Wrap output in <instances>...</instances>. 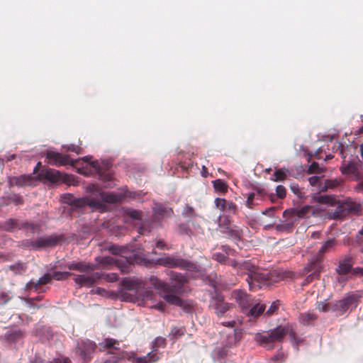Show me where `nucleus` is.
<instances>
[{
  "label": "nucleus",
  "mask_w": 363,
  "mask_h": 363,
  "mask_svg": "<svg viewBox=\"0 0 363 363\" xmlns=\"http://www.w3.org/2000/svg\"><path fill=\"white\" fill-rule=\"evenodd\" d=\"M66 267L69 270H76L82 273L77 274L74 278V282L80 287H91L102 277L109 282H114L118 279L116 273L102 274L99 272H94L96 265L89 262H72L67 264Z\"/></svg>",
  "instance_id": "f257e3e1"
},
{
  "label": "nucleus",
  "mask_w": 363,
  "mask_h": 363,
  "mask_svg": "<svg viewBox=\"0 0 363 363\" xmlns=\"http://www.w3.org/2000/svg\"><path fill=\"white\" fill-rule=\"evenodd\" d=\"M240 266L242 269H246L245 274L247 275L246 281L251 290L256 287L261 288L262 286L269 285L272 281L288 278L291 279L294 277V273L291 272H281L279 273L277 279H273L274 273L261 272L260 269L250 260L243 261Z\"/></svg>",
  "instance_id": "f03ea898"
},
{
  "label": "nucleus",
  "mask_w": 363,
  "mask_h": 363,
  "mask_svg": "<svg viewBox=\"0 0 363 363\" xmlns=\"http://www.w3.org/2000/svg\"><path fill=\"white\" fill-rule=\"evenodd\" d=\"M317 201L322 204H329L332 206H336L335 210H331L328 212L329 217L333 219H342L348 216L358 214L362 210V206L359 203L350 199L340 201L335 196L322 195L318 197Z\"/></svg>",
  "instance_id": "7ed1b4c3"
},
{
  "label": "nucleus",
  "mask_w": 363,
  "mask_h": 363,
  "mask_svg": "<svg viewBox=\"0 0 363 363\" xmlns=\"http://www.w3.org/2000/svg\"><path fill=\"white\" fill-rule=\"evenodd\" d=\"M288 326L278 325L275 328L262 333H256L255 340L268 350H273L275 342H282L289 333Z\"/></svg>",
  "instance_id": "20e7f679"
},
{
  "label": "nucleus",
  "mask_w": 363,
  "mask_h": 363,
  "mask_svg": "<svg viewBox=\"0 0 363 363\" xmlns=\"http://www.w3.org/2000/svg\"><path fill=\"white\" fill-rule=\"evenodd\" d=\"M87 190L94 196V201L91 204L96 206V208H100L104 202L110 203L120 202L124 197L121 194L106 193L99 185L94 184H89L87 186Z\"/></svg>",
  "instance_id": "39448f33"
},
{
  "label": "nucleus",
  "mask_w": 363,
  "mask_h": 363,
  "mask_svg": "<svg viewBox=\"0 0 363 363\" xmlns=\"http://www.w3.org/2000/svg\"><path fill=\"white\" fill-rule=\"evenodd\" d=\"M160 265L169 268H179L190 272H199V267L194 262L178 256H167L158 259Z\"/></svg>",
  "instance_id": "423d86ee"
},
{
  "label": "nucleus",
  "mask_w": 363,
  "mask_h": 363,
  "mask_svg": "<svg viewBox=\"0 0 363 363\" xmlns=\"http://www.w3.org/2000/svg\"><path fill=\"white\" fill-rule=\"evenodd\" d=\"M214 204L216 208L223 215V218L220 216V225H230V220L229 217L238 214V212L236 203L225 199L216 198L214 200Z\"/></svg>",
  "instance_id": "0eeeda50"
},
{
  "label": "nucleus",
  "mask_w": 363,
  "mask_h": 363,
  "mask_svg": "<svg viewBox=\"0 0 363 363\" xmlns=\"http://www.w3.org/2000/svg\"><path fill=\"white\" fill-rule=\"evenodd\" d=\"M359 296L354 293H348L338 300L332 302V312L337 315H343L348 310L355 308L359 302Z\"/></svg>",
  "instance_id": "6e6552de"
},
{
  "label": "nucleus",
  "mask_w": 363,
  "mask_h": 363,
  "mask_svg": "<svg viewBox=\"0 0 363 363\" xmlns=\"http://www.w3.org/2000/svg\"><path fill=\"white\" fill-rule=\"evenodd\" d=\"M98 264L105 269H110V267L116 264L121 273L128 274L130 272L133 264L130 258L121 257L119 259H114L112 257H99L96 258Z\"/></svg>",
  "instance_id": "1a4fd4ad"
},
{
  "label": "nucleus",
  "mask_w": 363,
  "mask_h": 363,
  "mask_svg": "<svg viewBox=\"0 0 363 363\" xmlns=\"http://www.w3.org/2000/svg\"><path fill=\"white\" fill-rule=\"evenodd\" d=\"M181 287L176 286L168 291V293L162 295V298L169 304L181 307L185 312L191 311V306L188 302L180 298Z\"/></svg>",
  "instance_id": "9d476101"
},
{
  "label": "nucleus",
  "mask_w": 363,
  "mask_h": 363,
  "mask_svg": "<svg viewBox=\"0 0 363 363\" xmlns=\"http://www.w3.org/2000/svg\"><path fill=\"white\" fill-rule=\"evenodd\" d=\"M233 307V304L225 302L223 297L219 295L212 297L210 301L209 308L213 310L218 318L225 316Z\"/></svg>",
  "instance_id": "9b49d317"
},
{
  "label": "nucleus",
  "mask_w": 363,
  "mask_h": 363,
  "mask_svg": "<svg viewBox=\"0 0 363 363\" xmlns=\"http://www.w3.org/2000/svg\"><path fill=\"white\" fill-rule=\"evenodd\" d=\"M65 240L62 234L52 233L50 235H43L35 240L36 250L48 247H54Z\"/></svg>",
  "instance_id": "f8f14e48"
},
{
  "label": "nucleus",
  "mask_w": 363,
  "mask_h": 363,
  "mask_svg": "<svg viewBox=\"0 0 363 363\" xmlns=\"http://www.w3.org/2000/svg\"><path fill=\"white\" fill-rule=\"evenodd\" d=\"M96 349V345L89 340L78 342L76 347V354L81 357L83 363H87L92 357V354Z\"/></svg>",
  "instance_id": "ddd939ff"
},
{
  "label": "nucleus",
  "mask_w": 363,
  "mask_h": 363,
  "mask_svg": "<svg viewBox=\"0 0 363 363\" xmlns=\"http://www.w3.org/2000/svg\"><path fill=\"white\" fill-rule=\"evenodd\" d=\"M47 162L52 166H65L67 164L74 166L77 160H72L69 155H62L60 152L55 151H48L46 153Z\"/></svg>",
  "instance_id": "4468645a"
},
{
  "label": "nucleus",
  "mask_w": 363,
  "mask_h": 363,
  "mask_svg": "<svg viewBox=\"0 0 363 363\" xmlns=\"http://www.w3.org/2000/svg\"><path fill=\"white\" fill-rule=\"evenodd\" d=\"M323 269L322 259L320 257H315L312 259L308 264L304 267V273H311L306 277L304 284H309L314 279H318L320 273Z\"/></svg>",
  "instance_id": "2eb2a0df"
},
{
  "label": "nucleus",
  "mask_w": 363,
  "mask_h": 363,
  "mask_svg": "<svg viewBox=\"0 0 363 363\" xmlns=\"http://www.w3.org/2000/svg\"><path fill=\"white\" fill-rule=\"evenodd\" d=\"M52 281L51 274L46 273L43 276H42L38 280L31 279L28 281L25 287L26 291H33L38 293H45L49 289V287H45L44 285H46L50 283Z\"/></svg>",
  "instance_id": "dca6fc26"
},
{
  "label": "nucleus",
  "mask_w": 363,
  "mask_h": 363,
  "mask_svg": "<svg viewBox=\"0 0 363 363\" xmlns=\"http://www.w3.org/2000/svg\"><path fill=\"white\" fill-rule=\"evenodd\" d=\"M38 180L32 175H21L19 177H12L9 178L11 186H17L23 187L27 186H36Z\"/></svg>",
  "instance_id": "f3484780"
},
{
  "label": "nucleus",
  "mask_w": 363,
  "mask_h": 363,
  "mask_svg": "<svg viewBox=\"0 0 363 363\" xmlns=\"http://www.w3.org/2000/svg\"><path fill=\"white\" fill-rule=\"evenodd\" d=\"M313 213L312 206L306 205L300 209H286L284 211L283 216L284 217H286V215L294 216L296 222L298 223L300 218H308Z\"/></svg>",
  "instance_id": "a211bd4d"
},
{
  "label": "nucleus",
  "mask_w": 363,
  "mask_h": 363,
  "mask_svg": "<svg viewBox=\"0 0 363 363\" xmlns=\"http://www.w3.org/2000/svg\"><path fill=\"white\" fill-rule=\"evenodd\" d=\"M354 264V261L352 256L345 255L340 259L335 271L339 275H347L352 271Z\"/></svg>",
  "instance_id": "6ab92c4d"
},
{
  "label": "nucleus",
  "mask_w": 363,
  "mask_h": 363,
  "mask_svg": "<svg viewBox=\"0 0 363 363\" xmlns=\"http://www.w3.org/2000/svg\"><path fill=\"white\" fill-rule=\"evenodd\" d=\"M94 201V196L90 193L89 197L76 199L72 196L69 195V201H67L72 208H83L86 206L90 207L96 208V206L91 204Z\"/></svg>",
  "instance_id": "aec40b11"
},
{
  "label": "nucleus",
  "mask_w": 363,
  "mask_h": 363,
  "mask_svg": "<svg viewBox=\"0 0 363 363\" xmlns=\"http://www.w3.org/2000/svg\"><path fill=\"white\" fill-rule=\"evenodd\" d=\"M39 177L51 183H57L61 179V173L56 169L43 168L39 173Z\"/></svg>",
  "instance_id": "412c9836"
},
{
  "label": "nucleus",
  "mask_w": 363,
  "mask_h": 363,
  "mask_svg": "<svg viewBox=\"0 0 363 363\" xmlns=\"http://www.w3.org/2000/svg\"><path fill=\"white\" fill-rule=\"evenodd\" d=\"M234 298L237 303L244 309L250 306L252 302L251 296L242 290H235L233 293Z\"/></svg>",
  "instance_id": "4be33fe9"
},
{
  "label": "nucleus",
  "mask_w": 363,
  "mask_h": 363,
  "mask_svg": "<svg viewBox=\"0 0 363 363\" xmlns=\"http://www.w3.org/2000/svg\"><path fill=\"white\" fill-rule=\"evenodd\" d=\"M286 220L283 223L277 224L275 226V229L281 233H290L293 231L294 225L297 224V223L296 222V218L294 216L286 215Z\"/></svg>",
  "instance_id": "5701e85b"
},
{
  "label": "nucleus",
  "mask_w": 363,
  "mask_h": 363,
  "mask_svg": "<svg viewBox=\"0 0 363 363\" xmlns=\"http://www.w3.org/2000/svg\"><path fill=\"white\" fill-rule=\"evenodd\" d=\"M343 184V180L340 178L328 179L323 182V184L320 185L319 190L321 192H325L328 190H335L341 186Z\"/></svg>",
  "instance_id": "b1692460"
},
{
  "label": "nucleus",
  "mask_w": 363,
  "mask_h": 363,
  "mask_svg": "<svg viewBox=\"0 0 363 363\" xmlns=\"http://www.w3.org/2000/svg\"><path fill=\"white\" fill-rule=\"evenodd\" d=\"M119 342L113 338H106L104 342L99 344V350L100 351H104L107 349H111L108 352L110 354H118V352L120 350L119 347Z\"/></svg>",
  "instance_id": "393cba45"
},
{
  "label": "nucleus",
  "mask_w": 363,
  "mask_h": 363,
  "mask_svg": "<svg viewBox=\"0 0 363 363\" xmlns=\"http://www.w3.org/2000/svg\"><path fill=\"white\" fill-rule=\"evenodd\" d=\"M223 233L228 238L237 242L240 240L243 232L238 226H227L223 231Z\"/></svg>",
  "instance_id": "a878e982"
},
{
  "label": "nucleus",
  "mask_w": 363,
  "mask_h": 363,
  "mask_svg": "<svg viewBox=\"0 0 363 363\" xmlns=\"http://www.w3.org/2000/svg\"><path fill=\"white\" fill-rule=\"evenodd\" d=\"M149 282L155 288L162 290V296L163 294H167L169 289H172V288H175L177 286L176 285H168L160 281L159 279H157V277L155 276H151L149 278Z\"/></svg>",
  "instance_id": "bb28decb"
},
{
  "label": "nucleus",
  "mask_w": 363,
  "mask_h": 363,
  "mask_svg": "<svg viewBox=\"0 0 363 363\" xmlns=\"http://www.w3.org/2000/svg\"><path fill=\"white\" fill-rule=\"evenodd\" d=\"M122 286L128 291H138L142 286V281L125 277L121 281Z\"/></svg>",
  "instance_id": "cd10ccee"
},
{
  "label": "nucleus",
  "mask_w": 363,
  "mask_h": 363,
  "mask_svg": "<svg viewBox=\"0 0 363 363\" xmlns=\"http://www.w3.org/2000/svg\"><path fill=\"white\" fill-rule=\"evenodd\" d=\"M317 318L318 315L313 311L302 313L298 317L300 323L304 325H313Z\"/></svg>",
  "instance_id": "c85d7f7f"
},
{
  "label": "nucleus",
  "mask_w": 363,
  "mask_h": 363,
  "mask_svg": "<svg viewBox=\"0 0 363 363\" xmlns=\"http://www.w3.org/2000/svg\"><path fill=\"white\" fill-rule=\"evenodd\" d=\"M241 337L242 333L239 330H234L226 337V346L228 347H232L233 345H235L238 342H239Z\"/></svg>",
  "instance_id": "c756f323"
},
{
  "label": "nucleus",
  "mask_w": 363,
  "mask_h": 363,
  "mask_svg": "<svg viewBox=\"0 0 363 363\" xmlns=\"http://www.w3.org/2000/svg\"><path fill=\"white\" fill-rule=\"evenodd\" d=\"M213 186L216 193L225 194L228 190V185L223 179H218L212 182Z\"/></svg>",
  "instance_id": "7c9ffc66"
},
{
  "label": "nucleus",
  "mask_w": 363,
  "mask_h": 363,
  "mask_svg": "<svg viewBox=\"0 0 363 363\" xmlns=\"http://www.w3.org/2000/svg\"><path fill=\"white\" fill-rule=\"evenodd\" d=\"M266 308L265 305L257 303L255 304L253 307H252L250 311L247 312V315L252 318H257L261 314L263 313Z\"/></svg>",
  "instance_id": "2f4dec72"
},
{
  "label": "nucleus",
  "mask_w": 363,
  "mask_h": 363,
  "mask_svg": "<svg viewBox=\"0 0 363 363\" xmlns=\"http://www.w3.org/2000/svg\"><path fill=\"white\" fill-rule=\"evenodd\" d=\"M9 269L13 272L16 274H21L26 272L27 265L23 262H17L9 266Z\"/></svg>",
  "instance_id": "473e14b6"
},
{
  "label": "nucleus",
  "mask_w": 363,
  "mask_h": 363,
  "mask_svg": "<svg viewBox=\"0 0 363 363\" xmlns=\"http://www.w3.org/2000/svg\"><path fill=\"white\" fill-rule=\"evenodd\" d=\"M228 356V350L225 347H218L213 352V357L216 360L222 362Z\"/></svg>",
  "instance_id": "72a5a7b5"
},
{
  "label": "nucleus",
  "mask_w": 363,
  "mask_h": 363,
  "mask_svg": "<svg viewBox=\"0 0 363 363\" xmlns=\"http://www.w3.org/2000/svg\"><path fill=\"white\" fill-rule=\"evenodd\" d=\"M20 228L25 229L27 232H30V233H35L40 230V225L38 224L23 222L21 223Z\"/></svg>",
  "instance_id": "f704fd0d"
},
{
  "label": "nucleus",
  "mask_w": 363,
  "mask_h": 363,
  "mask_svg": "<svg viewBox=\"0 0 363 363\" xmlns=\"http://www.w3.org/2000/svg\"><path fill=\"white\" fill-rule=\"evenodd\" d=\"M266 194L264 189L260 187L254 188L253 191L249 194V195H255V200L257 201H262Z\"/></svg>",
  "instance_id": "c9c22d12"
},
{
  "label": "nucleus",
  "mask_w": 363,
  "mask_h": 363,
  "mask_svg": "<svg viewBox=\"0 0 363 363\" xmlns=\"http://www.w3.org/2000/svg\"><path fill=\"white\" fill-rule=\"evenodd\" d=\"M71 275H74V277L77 276L76 274H74L69 272H55L51 274V277L52 279H54L55 280L60 281L66 279ZM74 278L75 277H74Z\"/></svg>",
  "instance_id": "e433bc0d"
},
{
  "label": "nucleus",
  "mask_w": 363,
  "mask_h": 363,
  "mask_svg": "<svg viewBox=\"0 0 363 363\" xmlns=\"http://www.w3.org/2000/svg\"><path fill=\"white\" fill-rule=\"evenodd\" d=\"M21 223L16 219H9L5 222V228L9 231H13L16 229H21Z\"/></svg>",
  "instance_id": "4c0bfd02"
},
{
  "label": "nucleus",
  "mask_w": 363,
  "mask_h": 363,
  "mask_svg": "<svg viewBox=\"0 0 363 363\" xmlns=\"http://www.w3.org/2000/svg\"><path fill=\"white\" fill-rule=\"evenodd\" d=\"M336 245V241L335 239H329L328 240L320 247L319 252L323 254L326 252H328L331 249H333Z\"/></svg>",
  "instance_id": "58836bf2"
},
{
  "label": "nucleus",
  "mask_w": 363,
  "mask_h": 363,
  "mask_svg": "<svg viewBox=\"0 0 363 363\" xmlns=\"http://www.w3.org/2000/svg\"><path fill=\"white\" fill-rule=\"evenodd\" d=\"M166 339L162 337H157L152 342L153 351H157L160 347L164 348L166 347Z\"/></svg>",
  "instance_id": "ea45409f"
},
{
  "label": "nucleus",
  "mask_w": 363,
  "mask_h": 363,
  "mask_svg": "<svg viewBox=\"0 0 363 363\" xmlns=\"http://www.w3.org/2000/svg\"><path fill=\"white\" fill-rule=\"evenodd\" d=\"M155 213L162 216H170L173 211L171 208H168L162 205H159L155 207Z\"/></svg>",
  "instance_id": "a19ab883"
},
{
  "label": "nucleus",
  "mask_w": 363,
  "mask_h": 363,
  "mask_svg": "<svg viewBox=\"0 0 363 363\" xmlns=\"http://www.w3.org/2000/svg\"><path fill=\"white\" fill-rule=\"evenodd\" d=\"M289 172L288 169H279L274 173V181L275 182H281L284 180L286 178L287 173Z\"/></svg>",
  "instance_id": "79ce46f5"
},
{
  "label": "nucleus",
  "mask_w": 363,
  "mask_h": 363,
  "mask_svg": "<svg viewBox=\"0 0 363 363\" xmlns=\"http://www.w3.org/2000/svg\"><path fill=\"white\" fill-rule=\"evenodd\" d=\"M316 308L320 311L326 313L332 311V302L327 303L325 301H319L316 303Z\"/></svg>",
  "instance_id": "37998d69"
},
{
  "label": "nucleus",
  "mask_w": 363,
  "mask_h": 363,
  "mask_svg": "<svg viewBox=\"0 0 363 363\" xmlns=\"http://www.w3.org/2000/svg\"><path fill=\"white\" fill-rule=\"evenodd\" d=\"M22 336L21 330L8 331L6 333V337L9 341L14 342Z\"/></svg>",
  "instance_id": "c03bdc74"
},
{
  "label": "nucleus",
  "mask_w": 363,
  "mask_h": 363,
  "mask_svg": "<svg viewBox=\"0 0 363 363\" xmlns=\"http://www.w3.org/2000/svg\"><path fill=\"white\" fill-rule=\"evenodd\" d=\"M171 279L177 281L178 284L180 285L179 287L181 288L184 283L186 281L185 277H184L182 274L177 272H172ZM177 286L179 288L178 286Z\"/></svg>",
  "instance_id": "a18cd8bd"
},
{
  "label": "nucleus",
  "mask_w": 363,
  "mask_h": 363,
  "mask_svg": "<svg viewBox=\"0 0 363 363\" xmlns=\"http://www.w3.org/2000/svg\"><path fill=\"white\" fill-rule=\"evenodd\" d=\"M341 172L344 174H354L357 172V167L354 163H350L344 167H342Z\"/></svg>",
  "instance_id": "49530a36"
},
{
  "label": "nucleus",
  "mask_w": 363,
  "mask_h": 363,
  "mask_svg": "<svg viewBox=\"0 0 363 363\" xmlns=\"http://www.w3.org/2000/svg\"><path fill=\"white\" fill-rule=\"evenodd\" d=\"M178 233L181 235H188L191 237L192 235V231L189 228L187 224L182 223L179 225Z\"/></svg>",
  "instance_id": "de8ad7c7"
},
{
  "label": "nucleus",
  "mask_w": 363,
  "mask_h": 363,
  "mask_svg": "<svg viewBox=\"0 0 363 363\" xmlns=\"http://www.w3.org/2000/svg\"><path fill=\"white\" fill-rule=\"evenodd\" d=\"M286 355L282 351H279L276 354L272 357L271 360L275 363H283L286 360Z\"/></svg>",
  "instance_id": "09e8293b"
},
{
  "label": "nucleus",
  "mask_w": 363,
  "mask_h": 363,
  "mask_svg": "<svg viewBox=\"0 0 363 363\" xmlns=\"http://www.w3.org/2000/svg\"><path fill=\"white\" fill-rule=\"evenodd\" d=\"M145 357H147L148 363H155L160 359V357L159 354L157 352V351H153V350L152 352H149Z\"/></svg>",
  "instance_id": "8fccbe9b"
},
{
  "label": "nucleus",
  "mask_w": 363,
  "mask_h": 363,
  "mask_svg": "<svg viewBox=\"0 0 363 363\" xmlns=\"http://www.w3.org/2000/svg\"><path fill=\"white\" fill-rule=\"evenodd\" d=\"M60 180H62L64 183L68 184V185H75V178L73 175H69V174H61V179Z\"/></svg>",
  "instance_id": "3c124183"
},
{
  "label": "nucleus",
  "mask_w": 363,
  "mask_h": 363,
  "mask_svg": "<svg viewBox=\"0 0 363 363\" xmlns=\"http://www.w3.org/2000/svg\"><path fill=\"white\" fill-rule=\"evenodd\" d=\"M185 333V328H178V327H173L171 329L170 334L174 337H179L184 335Z\"/></svg>",
  "instance_id": "603ef678"
},
{
  "label": "nucleus",
  "mask_w": 363,
  "mask_h": 363,
  "mask_svg": "<svg viewBox=\"0 0 363 363\" xmlns=\"http://www.w3.org/2000/svg\"><path fill=\"white\" fill-rule=\"evenodd\" d=\"M323 172V169L320 167L319 164L316 162H312L308 167V172L310 174L321 173Z\"/></svg>",
  "instance_id": "864d4df0"
},
{
  "label": "nucleus",
  "mask_w": 363,
  "mask_h": 363,
  "mask_svg": "<svg viewBox=\"0 0 363 363\" xmlns=\"http://www.w3.org/2000/svg\"><path fill=\"white\" fill-rule=\"evenodd\" d=\"M35 240L30 239L24 240L21 242V246L23 248H30L36 250Z\"/></svg>",
  "instance_id": "5fc2aeb1"
},
{
  "label": "nucleus",
  "mask_w": 363,
  "mask_h": 363,
  "mask_svg": "<svg viewBox=\"0 0 363 363\" xmlns=\"http://www.w3.org/2000/svg\"><path fill=\"white\" fill-rule=\"evenodd\" d=\"M126 214L131 218L134 220H140L141 219V211L135 210V209H128L126 211Z\"/></svg>",
  "instance_id": "6e6d98bb"
},
{
  "label": "nucleus",
  "mask_w": 363,
  "mask_h": 363,
  "mask_svg": "<svg viewBox=\"0 0 363 363\" xmlns=\"http://www.w3.org/2000/svg\"><path fill=\"white\" fill-rule=\"evenodd\" d=\"M11 298L9 292L0 291V304L4 305L7 303Z\"/></svg>",
  "instance_id": "4d7b16f0"
},
{
  "label": "nucleus",
  "mask_w": 363,
  "mask_h": 363,
  "mask_svg": "<svg viewBox=\"0 0 363 363\" xmlns=\"http://www.w3.org/2000/svg\"><path fill=\"white\" fill-rule=\"evenodd\" d=\"M259 203L255 200V195H248L245 205L249 208H253L255 206L258 205Z\"/></svg>",
  "instance_id": "13d9d810"
},
{
  "label": "nucleus",
  "mask_w": 363,
  "mask_h": 363,
  "mask_svg": "<svg viewBox=\"0 0 363 363\" xmlns=\"http://www.w3.org/2000/svg\"><path fill=\"white\" fill-rule=\"evenodd\" d=\"M10 202L16 205H22L23 203V199L18 194H13L9 198Z\"/></svg>",
  "instance_id": "bf43d9fd"
},
{
  "label": "nucleus",
  "mask_w": 363,
  "mask_h": 363,
  "mask_svg": "<svg viewBox=\"0 0 363 363\" xmlns=\"http://www.w3.org/2000/svg\"><path fill=\"white\" fill-rule=\"evenodd\" d=\"M279 306V301L273 302L271 304L270 307L267 309L266 313L268 315H271L274 314L278 311Z\"/></svg>",
  "instance_id": "052dcab7"
},
{
  "label": "nucleus",
  "mask_w": 363,
  "mask_h": 363,
  "mask_svg": "<svg viewBox=\"0 0 363 363\" xmlns=\"http://www.w3.org/2000/svg\"><path fill=\"white\" fill-rule=\"evenodd\" d=\"M243 263L242 262H240L235 259H233V260H231L230 262V264L234 268L237 269L238 272L239 273H241V274H245L246 272V269H242L241 268V266L242 264Z\"/></svg>",
  "instance_id": "680f3d73"
},
{
  "label": "nucleus",
  "mask_w": 363,
  "mask_h": 363,
  "mask_svg": "<svg viewBox=\"0 0 363 363\" xmlns=\"http://www.w3.org/2000/svg\"><path fill=\"white\" fill-rule=\"evenodd\" d=\"M183 215L186 217H194L195 216L194 209L189 205H186L183 210Z\"/></svg>",
  "instance_id": "e2e57ef3"
},
{
  "label": "nucleus",
  "mask_w": 363,
  "mask_h": 363,
  "mask_svg": "<svg viewBox=\"0 0 363 363\" xmlns=\"http://www.w3.org/2000/svg\"><path fill=\"white\" fill-rule=\"evenodd\" d=\"M320 180L321 178L318 176H313L308 179V182L311 186H318V188L320 185L323 184V183H322Z\"/></svg>",
  "instance_id": "0e129e2a"
},
{
  "label": "nucleus",
  "mask_w": 363,
  "mask_h": 363,
  "mask_svg": "<svg viewBox=\"0 0 363 363\" xmlns=\"http://www.w3.org/2000/svg\"><path fill=\"white\" fill-rule=\"evenodd\" d=\"M276 193L279 199H284L286 196V190L284 186L279 185L276 188Z\"/></svg>",
  "instance_id": "69168bd1"
},
{
  "label": "nucleus",
  "mask_w": 363,
  "mask_h": 363,
  "mask_svg": "<svg viewBox=\"0 0 363 363\" xmlns=\"http://www.w3.org/2000/svg\"><path fill=\"white\" fill-rule=\"evenodd\" d=\"M48 363H72V361L69 357L61 356L60 357L53 359L52 361H50Z\"/></svg>",
  "instance_id": "338daca9"
},
{
  "label": "nucleus",
  "mask_w": 363,
  "mask_h": 363,
  "mask_svg": "<svg viewBox=\"0 0 363 363\" xmlns=\"http://www.w3.org/2000/svg\"><path fill=\"white\" fill-rule=\"evenodd\" d=\"M213 258L218 262L223 264L225 262L227 257L222 253H215L213 255Z\"/></svg>",
  "instance_id": "774afa93"
}]
</instances>
